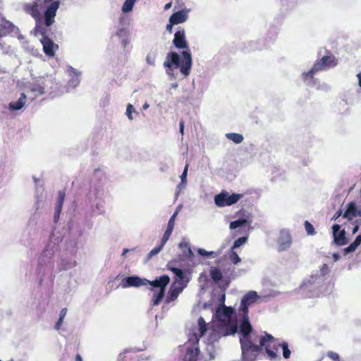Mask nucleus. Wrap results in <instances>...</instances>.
I'll return each mask as SVG.
<instances>
[{"instance_id":"nucleus-1","label":"nucleus","mask_w":361,"mask_h":361,"mask_svg":"<svg viewBox=\"0 0 361 361\" xmlns=\"http://www.w3.org/2000/svg\"><path fill=\"white\" fill-rule=\"evenodd\" d=\"M213 322L209 329L202 317L198 319L199 336L203 337L209 331L207 338V351L211 358H214L215 343L223 336L234 335L238 331V322L235 310L224 304L220 305L214 314Z\"/></svg>"},{"instance_id":"nucleus-2","label":"nucleus","mask_w":361,"mask_h":361,"mask_svg":"<svg viewBox=\"0 0 361 361\" xmlns=\"http://www.w3.org/2000/svg\"><path fill=\"white\" fill-rule=\"evenodd\" d=\"M257 298L258 295L256 291L251 290L248 292L243 298L240 307L244 313L240 326V332L242 335L240 343L241 350H243V357L245 361H253L256 357V353L259 350V347L255 343L252 327L247 316L248 307L254 303Z\"/></svg>"},{"instance_id":"nucleus-3","label":"nucleus","mask_w":361,"mask_h":361,"mask_svg":"<svg viewBox=\"0 0 361 361\" xmlns=\"http://www.w3.org/2000/svg\"><path fill=\"white\" fill-rule=\"evenodd\" d=\"M170 278L167 275H163L154 281H149L145 279H140L137 276H128L124 278L120 286L123 288L131 286L139 287L146 286L147 283L152 287L153 298L152 305H158L164 296L166 286L169 284Z\"/></svg>"},{"instance_id":"nucleus-4","label":"nucleus","mask_w":361,"mask_h":361,"mask_svg":"<svg viewBox=\"0 0 361 361\" xmlns=\"http://www.w3.org/2000/svg\"><path fill=\"white\" fill-rule=\"evenodd\" d=\"M60 2L53 0H35L34 2L27 4L25 6L26 12L30 14L36 20H39L42 11H44V23L49 27L54 23L56 11L59 9Z\"/></svg>"},{"instance_id":"nucleus-5","label":"nucleus","mask_w":361,"mask_h":361,"mask_svg":"<svg viewBox=\"0 0 361 361\" xmlns=\"http://www.w3.org/2000/svg\"><path fill=\"white\" fill-rule=\"evenodd\" d=\"M183 59L174 51L167 54L164 66L166 68V73L171 78H176L178 73L174 71L175 68H180L181 73L188 77L190 75L192 64V55L189 51L182 52Z\"/></svg>"},{"instance_id":"nucleus-6","label":"nucleus","mask_w":361,"mask_h":361,"mask_svg":"<svg viewBox=\"0 0 361 361\" xmlns=\"http://www.w3.org/2000/svg\"><path fill=\"white\" fill-rule=\"evenodd\" d=\"M243 197L241 194L229 195L227 192H221L214 197L215 204L220 207L231 206L235 204Z\"/></svg>"},{"instance_id":"nucleus-7","label":"nucleus","mask_w":361,"mask_h":361,"mask_svg":"<svg viewBox=\"0 0 361 361\" xmlns=\"http://www.w3.org/2000/svg\"><path fill=\"white\" fill-rule=\"evenodd\" d=\"M291 244L292 238L290 232L288 230H281L278 240V250L285 251L290 247Z\"/></svg>"},{"instance_id":"nucleus-8","label":"nucleus","mask_w":361,"mask_h":361,"mask_svg":"<svg viewBox=\"0 0 361 361\" xmlns=\"http://www.w3.org/2000/svg\"><path fill=\"white\" fill-rule=\"evenodd\" d=\"M341 226L338 224H334L332 227L334 240L336 245H344L347 244L348 240L345 237V231H340Z\"/></svg>"},{"instance_id":"nucleus-9","label":"nucleus","mask_w":361,"mask_h":361,"mask_svg":"<svg viewBox=\"0 0 361 361\" xmlns=\"http://www.w3.org/2000/svg\"><path fill=\"white\" fill-rule=\"evenodd\" d=\"M173 43L178 49L188 48V43L185 39V32L183 29L179 28L176 32Z\"/></svg>"},{"instance_id":"nucleus-10","label":"nucleus","mask_w":361,"mask_h":361,"mask_svg":"<svg viewBox=\"0 0 361 361\" xmlns=\"http://www.w3.org/2000/svg\"><path fill=\"white\" fill-rule=\"evenodd\" d=\"M190 11V9L185 8L173 13L169 18V22L176 25L185 22L188 18Z\"/></svg>"},{"instance_id":"nucleus-11","label":"nucleus","mask_w":361,"mask_h":361,"mask_svg":"<svg viewBox=\"0 0 361 361\" xmlns=\"http://www.w3.org/2000/svg\"><path fill=\"white\" fill-rule=\"evenodd\" d=\"M41 42L43 45V49L44 53L49 56L54 55L55 50L58 49V45L54 44L49 38L43 37L41 39Z\"/></svg>"},{"instance_id":"nucleus-12","label":"nucleus","mask_w":361,"mask_h":361,"mask_svg":"<svg viewBox=\"0 0 361 361\" xmlns=\"http://www.w3.org/2000/svg\"><path fill=\"white\" fill-rule=\"evenodd\" d=\"M16 30L17 27L0 14V37L6 33L13 32Z\"/></svg>"},{"instance_id":"nucleus-13","label":"nucleus","mask_w":361,"mask_h":361,"mask_svg":"<svg viewBox=\"0 0 361 361\" xmlns=\"http://www.w3.org/2000/svg\"><path fill=\"white\" fill-rule=\"evenodd\" d=\"M324 63L325 62H324L322 61V59L317 61L314 65L313 66V67L312 68V69L307 72V73H304L302 74V76L304 78V80L306 81V83L307 85H310V82H308L307 81V78L310 77V78H312V75L319 71H322L324 68H326L325 66H324Z\"/></svg>"},{"instance_id":"nucleus-14","label":"nucleus","mask_w":361,"mask_h":361,"mask_svg":"<svg viewBox=\"0 0 361 361\" xmlns=\"http://www.w3.org/2000/svg\"><path fill=\"white\" fill-rule=\"evenodd\" d=\"M68 73L70 76V80L68 81L69 87H71L73 89L77 87L80 82V73L75 68L71 66L68 68Z\"/></svg>"},{"instance_id":"nucleus-15","label":"nucleus","mask_w":361,"mask_h":361,"mask_svg":"<svg viewBox=\"0 0 361 361\" xmlns=\"http://www.w3.org/2000/svg\"><path fill=\"white\" fill-rule=\"evenodd\" d=\"M64 200H65V192L63 190L59 191L58 199L56 201V205L55 212H54V221L55 222H57L59 219Z\"/></svg>"},{"instance_id":"nucleus-16","label":"nucleus","mask_w":361,"mask_h":361,"mask_svg":"<svg viewBox=\"0 0 361 361\" xmlns=\"http://www.w3.org/2000/svg\"><path fill=\"white\" fill-rule=\"evenodd\" d=\"M361 212L359 211L354 202H350L347 206V209L343 214V217L348 220H352L356 216H360Z\"/></svg>"},{"instance_id":"nucleus-17","label":"nucleus","mask_w":361,"mask_h":361,"mask_svg":"<svg viewBox=\"0 0 361 361\" xmlns=\"http://www.w3.org/2000/svg\"><path fill=\"white\" fill-rule=\"evenodd\" d=\"M25 102L26 95L25 93H22L17 102L9 103L8 109L11 111L20 110L25 106Z\"/></svg>"},{"instance_id":"nucleus-18","label":"nucleus","mask_w":361,"mask_h":361,"mask_svg":"<svg viewBox=\"0 0 361 361\" xmlns=\"http://www.w3.org/2000/svg\"><path fill=\"white\" fill-rule=\"evenodd\" d=\"M178 247L182 250L184 257L187 259H192L194 257V253L190 246L189 243L182 241L179 243Z\"/></svg>"},{"instance_id":"nucleus-19","label":"nucleus","mask_w":361,"mask_h":361,"mask_svg":"<svg viewBox=\"0 0 361 361\" xmlns=\"http://www.w3.org/2000/svg\"><path fill=\"white\" fill-rule=\"evenodd\" d=\"M182 288L172 286L169 290V295L166 298V302L169 303L171 301L176 300L178 298V295L182 292Z\"/></svg>"},{"instance_id":"nucleus-20","label":"nucleus","mask_w":361,"mask_h":361,"mask_svg":"<svg viewBox=\"0 0 361 361\" xmlns=\"http://www.w3.org/2000/svg\"><path fill=\"white\" fill-rule=\"evenodd\" d=\"M322 59L325 62L324 66L326 68L334 67L338 63L336 58L334 56H324Z\"/></svg>"},{"instance_id":"nucleus-21","label":"nucleus","mask_w":361,"mask_h":361,"mask_svg":"<svg viewBox=\"0 0 361 361\" xmlns=\"http://www.w3.org/2000/svg\"><path fill=\"white\" fill-rule=\"evenodd\" d=\"M199 354V349H188L185 357V361H197V357Z\"/></svg>"},{"instance_id":"nucleus-22","label":"nucleus","mask_w":361,"mask_h":361,"mask_svg":"<svg viewBox=\"0 0 361 361\" xmlns=\"http://www.w3.org/2000/svg\"><path fill=\"white\" fill-rule=\"evenodd\" d=\"M226 137L227 139L233 141L235 144H240L244 140L243 136L239 133H227V134H226Z\"/></svg>"},{"instance_id":"nucleus-23","label":"nucleus","mask_w":361,"mask_h":361,"mask_svg":"<svg viewBox=\"0 0 361 361\" xmlns=\"http://www.w3.org/2000/svg\"><path fill=\"white\" fill-rule=\"evenodd\" d=\"M136 1L137 0H126L122 6V11L126 13L130 12Z\"/></svg>"},{"instance_id":"nucleus-24","label":"nucleus","mask_w":361,"mask_h":361,"mask_svg":"<svg viewBox=\"0 0 361 361\" xmlns=\"http://www.w3.org/2000/svg\"><path fill=\"white\" fill-rule=\"evenodd\" d=\"M157 51L151 50L146 57V61L149 65L154 66L155 65V61L157 58Z\"/></svg>"},{"instance_id":"nucleus-25","label":"nucleus","mask_w":361,"mask_h":361,"mask_svg":"<svg viewBox=\"0 0 361 361\" xmlns=\"http://www.w3.org/2000/svg\"><path fill=\"white\" fill-rule=\"evenodd\" d=\"M67 311L68 310L66 308H63L61 310L59 320L56 322V326H55V329L56 330H59L60 329L61 326L62 325V324L63 322V319L67 314Z\"/></svg>"},{"instance_id":"nucleus-26","label":"nucleus","mask_w":361,"mask_h":361,"mask_svg":"<svg viewBox=\"0 0 361 361\" xmlns=\"http://www.w3.org/2000/svg\"><path fill=\"white\" fill-rule=\"evenodd\" d=\"M247 223V220L245 219H240L236 221H232L230 224V228L231 229H235L238 227H241L244 226Z\"/></svg>"},{"instance_id":"nucleus-27","label":"nucleus","mask_w":361,"mask_h":361,"mask_svg":"<svg viewBox=\"0 0 361 361\" xmlns=\"http://www.w3.org/2000/svg\"><path fill=\"white\" fill-rule=\"evenodd\" d=\"M197 251L200 255L204 256V257H210V256L216 257L217 255H219L221 253V252H219L218 253H216L213 251L209 252V251L205 250L203 248H198L197 250Z\"/></svg>"},{"instance_id":"nucleus-28","label":"nucleus","mask_w":361,"mask_h":361,"mask_svg":"<svg viewBox=\"0 0 361 361\" xmlns=\"http://www.w3.org/2000/svg\"><path fill=\"white\" fill-rule=\"evenodd\" d=\"M247 240V237H240L235 240L233 247H231V250H234L235 248L239 247L242 245L245 244Z\"/></svg>"},{"instance_id":"nucleus-29","label":"nucleus","mask_w":361,"mask_h":361,"mask_svg":"<svg viewBox=\"0 0 361 361\" xmlns=\"http://www.w3.org/2000/svg\"><path fill=\"white\" fill-rule=\"evenodd\" d=\"M211 276L214 281H220L222 279V274L218 269H213L211 270Z\"/></svg>"},{"instance_id":"nucleus-30","label":"nucleus","mask_w":361,"mask_h":361,"mask_svg":"<svg viewBox=\"0 0 361 361\" xmlns=\"http://www.w3.org/2000/svg\"><path fill=\"white\" fill-rule=\"evenodd\" d=\"M281 346L282 350H283V355L284 358H286V359L289 358L290 355V350L288 348V343H286V342H283L281 345Z\"/></svg>"},{"instance_id":"nucleus-31","label":"nucleus","mask_w":361,"mask_h":361,"mask_svg":"<svg viewBox=\"0 0 361 361\" xmlns=\"http://www.w3.org/2000/svg\"><path fill=\"white\" fill-rule=\"evenodd\" d=\"M229 259L234 264H237L241 261L240 257L238 255V254L235 252H234V250H231Z\"/></svg>"},{"instance_id":"nucleus-32","label":"nucleus","mask_w":361,"mask_h":361,"mask_svg":"<svg viewBox=\"0 0 361 361\" xmlns=\"http://www.w3.org/2000/svg\"><path fill=\"white\" fill-rule=\"evenodd\" d=\"M171 271L178 277V279L181 281L184 278V274L183 271L179 268L173 267L171 269Z\"/></svg>"},{"instance_id":"nucleus-33","label":"nucleus","mask_w":361,"mask_h":361,"mask_svg":"<svg viewBox=\"0 0 361 361\" xmlns=\"http://www.w3.org/2000/svg\"><path fill=\"white\" fill-rule=\"evenodd\" d=\"M358 246H359V245L354 241L348 247H345L343 250H344V253L345 254H348V253H350V252H354L357 249V247Z\"/></svg>"},{"instance_id":"nucleus-34","label":"nucleus","mask_w":361,"mask_h":361,"mask_svg":"<svg viewBox=\"0 0 361 361\" xmlns=\"http://www.w3.org/2000/svg\"><path fill=\"white\" fill-rule=\"evenodd\" d=\"M163 246L162 245H159L157 247H154V249H152L148 254V258L150 259L152 258L153 256L157 255L158 253H159L161 250L163 249Z\"/></svg>"},{"instance_id":"nucleus-35","label":"nucleus","mask_w":361,"mask_h":361,"mask_svg":"<svg viewBox=\"0 0 361 361\" xmlns=\"http://www.w3.org/2000/svg\"><path fill=\"white\" fill-rule=\"evenodd\" d=\"M305 230H306L307 234H309V235L314 234V227L309 221H305Z\"/></svg>"},{"instance_id":"nucleus-36","label":"nucleus","mask_w":361,"mask_h":361,"mask_svg":"<svg viewBox=\"0 0 361 361\" xmlns=\"http://www.w3.org/2000/svg\"><path fill=\"white\" fill-rule=\"evenodd\" d=\"M135 111L132 104H128L126 109V115L130 120H133L132 113Z\"/></svg>"},{"instance_id":"nucleus-37","label":"nucleus","mask_w":361,"mask_h":361,"mask_svg":"<svg viewBox=\"0 0 361 361\" xmlns=\"http://www.w3.org/2000/svg\"><path fill=\"white\" fill-rule=\"evenodd\" d=\"M188 164H186L185 166V169L183 170V172L180 176L182 184H186V178L188 174Z\"/></svg>"},{"instance_id":"nucleus-38","label":"nucleus","mask_w":361,"mask_h":361,"mask_svg":"<svg viewBox=\"0 0 361 361\" xmlns=\"http://www.w3.org/2000/svg\"><path fill=\"white\" fill-rule=\"evenodd\" d=\"M327 356L329 358H331V360H334V361H339V355L336 353H334V352H332V351H329L327 353Z\"/></svg>"},{"instance_id":"nucleus-39","label":"nucleus","mask_w":361,"mask_h":361,"mask_svg":"<svg viewBox=\"0 0 361 361\" xmlns=\"http://www.w3.org/2000/svg\"><path fill=\"white\" fill-rule=\"evenodd\" d=\"M178 214V209H177V210H176V211L173 214V215L171 216V218H170V219H169V221L168 224H171L172 226H174V225H175V219H176V216H177Z\"/></svg>"},{"instance_id":"nucleus-40","label":"nucleus","mask_w":361,"mask_h":361,"mask_svg":"<svg viewBox=\"0 0 361 361\" xmlns=\"http://www.w3.org/2000/svg\"><path fill=\"white\" fill-rule=\"evenodd\" d=\"M173 228H174L173 226H172L171 224H168L167 228H166L164 234H166V235L170 237L171 233H172V232H173Z\"/></svg>"},{"instance_id":"nucleus-41","label":"nucleus","mask_w":361,"mask_h":361,"mask_svg":"<svg viewBox=\"0 0 361 361\" xmlns=\"http://www.w3.org/2000/svg\"><path fill=\"white\" fill-rule=\"evenodd\" d=\"M173 228H174L173 226H172L171 224H168L167 228H166L164 234H166V235L170 237L171 233H172V232H173Z\"/></svg>"},{"instance_id":"nucleus-42","label":"nucleus","mask_w":361,"mask_h":361,"mask_svg":"<svg viewBox=\"0 0 361 361\" xmlns=\"http://www.w3.org/2000/svg\"><path fill=\"white\" fill-rule=\"evenodd\" d=\"M173 228H174L173 226H172L171 224H168L167 228H166L164 234H166V235L170 237L171 233H172V232H173Z\"/></svg>"},{"instance_id":"nucleus-43","label":"nucleus","mask_w":361,"mask_h":361,"mask_svg":"<svg viewBox=\"0 0 361 361\" xmlns=\"http://www.w3.org/2000/svg\"><path fill=\"white\" fill-rule=\"evenodd\" d=\"M169 236L166 235V234H164L161 241V245L164 247L166 243L169 240Z\"/></svg>"},{"instance_id":"nucleus-44","label":"nucleus","mask_w":361,"mask_h":361,"mask_svg":"<svg viewBox=\"0 0 361 361\" xmlns=\"http://www.w3.org/2000/svg\"><path fill=\"white\" fill-rule=\"evenodd\" d=\"M321 271L323 274H326L329 272V267L328 265L326 264H324L322 267Z\"/></svg>"},{"instance_id":"nucleus-45","label":"nucleus","mask_w":361,"mask_h":361,"mask_svg":"<svg viewBox=\"0 0 361 361\" xmlns=\"http://www.w3.org/2000/svg\"><path fill=\"white\" fill-rule=\"evenodd\" d=\"M176 25L175 23H171V22H169V24H167L166 27V29L168 32H169L170 33L172 32V30H173V26Z\"/></svg>"},{"instance_id":"nucleus-46","label":"nucleus","mask_w":361,"mask_h":361,"mask_svg":"<svg viewBox=\"0 0 361 361\" xmlns=\"http://www.w3.org/2000/svg\"><path fill=\"white\" fill-rule=\"evenodd\" d=\"M121 44L123 47H126L129 44V40L128 39H123L121 41Z\"/></svg>"},{"instance_id":"nucleus-47","label":"nucleus","mask_w":361,"mask_h":361,"mask_svg":"<svg viewBox=\"0 0 361 361\" xmlns=\"http://www.w3.org/2000/svg\"><path fill=\"white\" fill-rule=\"evenodd\" d=\"M180 132L183 134L184 132V123L183 121L180 122Z\"/></svg>"},{"instance_id":"nucleus-48","label":"nucleus","mask_w":361,"mask_h":361,"mask_svg":"<svg viewBox=\"0 0 361 361\" xmlns=\"http://www.w3.org/2000/svg\"><path fill=\"white\" fill-rule=\"evenodd\" d=\"M354 241L360 245L361 243V235H357Z\"/></svg>"},{"instance_id":"nucleus-49","label":"nucleus","mask_w":361,"mask_h":361,"mask_svg":"<svg viewBox=\"0 0 361 361\" xmlns=\"http://www.w3.org/2000/svg\"><path fill=\"white\" fill-rule=\"evenodd\" d=\"M354 241L360 245L361 243V235H357Z\"/></svg>"},{"instance_id":"nucleus-50","label":"nucleus","mask_w":361,"mask_h":361,"mask_svg":"<svg viewBox=\"0 0 361 361\" xmlns=\"http://www.w3.org/2000/svg\"><path fill=\"white\" fill-rule=\"evenodd\" d=\"M333 258L335 262L338 261L340 258V256L338 253H334L333 254Z\"/></svg>"},{"instance_id":"nucleus-51","label":"nucleus","mask_w":361,"mask_h":361,"mask_svg":"<svg viewBox=\"0 0 361 361\" xmlns=\"http://www.w3.org/2000/svg\"><path fill=\"white\" fill-rule=\"evenodd\" d=\"M341 215V211H338L334 216L333 219H337Z\"/></svg>"},{"instance_id":"nucleus-52","label":"nucleus","mask_w":361,"mask_h":361,"mask_svg":"<svg viewBox=\"0 0 361 361\" xmlns=\"http://www.w3.org/2000/svg\"><path fill=\"white\" fill-rule=\"evenodd\" d=\"M124 32L123 29H120L116 32V35L118 37H121L122 34Z\"/></svg>"},{"instance_id":"nucleus-53","label":"nucleus","mask_w":361,"mask_h":361,"mask_svg":"<svg viewBox=\"0 0 361 361\" xmlns=\"http://www.w3.org/2000/svg\"><path fill=\"white\" fill-rule=\"evenodd\" d=\"M358 230H359V226H358V225H356V226L353 228V229L352 232H353V234H355V233H356L358 231Z\"/></svg>"},{"instance_id":"nucleus-54","label":"nucleus","mask_w":361,"mask_h":361,"mask_svg":"<svg viewBox=\"0 0 361 361\" xmlns=\"http://www.w3.org/2000/svg\"><path fill=\"white\" fill-rule=\"evenodd\" d=\"M171 6H172V3H171V2H169V3H168V4H166L165 5V6H164V9H165V10H168V9H169V8L171 7Z\"/></svg>"},{"instance_id":"nucleus-55","label":"nucleus","mask_w":361,"mask_h":361,"mask_svg":"<svg viewBox=\"0 0 361 361\" xmlns=\"http://www.w3.org/2000/svg\"><path fill=\"white\" fill-rule=\"evenodd\" d=\"M37 91L39 92V93L40 94H44V89H43L42 87H39V89L37 90Z\"/></svg>"},{"instance_id":"nucleus-56","label":"nucleus","mask_w":361,"mask_h":361,"mask_svg":"<svg viewBox=\"0 0 361 361\" xmlns=\"http://www.w3.org/2000/svg\"><path fill=\"white\" fill-rule=\"evenodd\" d=\"M82 357L80 355H77L75 357V361H82Z\"/></svg>"},{"instance_id":"nucleus-57","label":"nucleus","mask_w":361,"mask_h":361,"mask_svg":"<svg viewBox=\"0 0 361 361\" xmlns=\"http://www.w3.org/2000/svg\"><path fill=\"white\" fill-rule=\"evenodd\" d=\"M178 87V85L177 82H174L171 84V87L173 89H176Z\"/></svg>"},{"instance_id":"nucleus-58","label":"nucleus","mask_w":361,"mask_h":361,"mask_svg":"<svg viewBox=\"0 0 361 361\" xmlns=\"http://www.w3.org/2000/svg\"><path fill=\"white\" fill-rule=\"evenodd\" d=\"M357 78L359 80V85L361 87V73L357 74Z\"/></svg>"},{"instance_id":"nucleus-59","label":"nucleus","mask_w":361,"mask_h":361,"mask_svg":"<svg viewBox=\"0 0 361 361\" xmlns=\"http://www.w3.org/2000/svg\"><path fill=\"white\" fill-rule=\"evenodd\" d=\"M186 184H182V181L180 182V183L178 185V188L181 189V188H185Z\"/></svg>"},{"instance_id":"nucleus-60","label":"nucleus","mask_w":361,"mask_h":361,"mask_svg":"<svg viewBox=\"0 0 361 361\" xmlns=\"http://www.w3.org/2000/svg\"><path fill=\"white\" fill-rule=\"evenodd\" d=\"M149 107V105L147 103H145L142 106L143 109H147Z\"/></svg>"},{"instance_id":"nucleus-61","label":"nucleus","mask_w":361,"mask_h":361,"mask_svg":"<svg viewBox=\"0 0 361 361\" xmlns=\"http://www.w3.org/2000/svg\"><path fill=\"white\" fill-rule=\"evenodd\" d=\"M129 252V250L128 249H124L123 251V255H125L126 253H128Z\"/></svg>"},{"instance_id":"nucleus-62","label":"nucleus","mask_w":361,"mask_h":361,"mask_svg":"<svg viewBox=\"0 0 361 361\" xmlns=\"http://www.w3.org/2000/svg\"><path fill=\"white\" fill-rule=\"evenodd\" d=\"M0 361H1V360H0Z\"/></svg>"}]
</instances>
